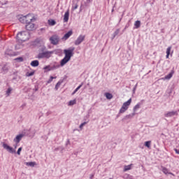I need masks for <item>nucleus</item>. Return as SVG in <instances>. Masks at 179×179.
<instances>
[{
    "instance_id": "ddd939ff",
    "label": "nucleus",
    "mask_w": 179,
    "mask_h": 179,
    "mask_svg": "<svg viewBox=\"0 0 179 179\" xmlns=\"http://www.w3.org/2000/svg\"><path fill=\"white\" fill-rule=\"evenodd\" d=\"M30 65H31V66L36 68V67L38 66V65H40V62H38V60H33L30 63Z\"/></svg>"
},
{
    "instance_id": "13d9d810",
    "label": "nucleus",
    "mask_w": 179,
    "mask_h": 179,
    "mask_svg": "<svg viewBox=\"0 0 179 179\" xmlns=\"http://www.w3.org/2000/svg\"><path fill=\"white\" fill-rule=\"evenodd\" d=\"M81 10H82V6L80 8V11L81 12Z\"/></svg>"
},
{
    "instance_id": "423d86ee",
    "label": "nucleus",
    "mask_w": 179,
    "mask_h": 179,
    "mask_svg": "<svg viewBox=\"0 0 179 179\" xmlns=\"http://www.w3.org/2000/svg\"><path fill=\"white\" fill-rule=\"evenodd\" d=\"M3 149H6V150H7V152H8L9 153H16V150L13 149V148L9 146L6 143H3Z\"/></svg>"
},
{
    "instance_id": "9b49d317",
    "label": "nucleus",
    "mask_w": 179,
    "mask_h": 179,
    "mask_svg": "<svg viewBox=\"0 0 179 179\" xmlns=\"http://www.w3.org/2000/svg\"><path fill=\"white\" fill-rule=\"evenodd\" d=\"M23 136H24V134H20L16 136V137L13 140L14 142L19 143L20 142V141H22V138H23Z\"/></svg>"
},
{
    "instance_id": "79ce46f5",
    "label": "nucleus",
    "mask_w": 179,
    "mask_h": 179,
    "mask_svg": "<svg viewBox=\"0 0 179 179\" xmlns=\"http://www.w3.org/2000/svg\"><path fill=\"white\" fill-rule=\"evenodd\" d=\"M78 3H74V6H73V7H72V10H76V9H78Z\"/></svg>"
},
{
    "instance_id": "6e6d98bb",
    "label": "nucleus",
    "mask_w": 179,
    "mask_h": 179,
    "mask_svg": "<svg viewBox=\"0 0 179 179\" xmlns=\"http://www.w3.org/2000/svg\"><path fill=\"white\" fill-rule=\"evenodd\" d=\"M14 148L16 149L17 148V144L14 145Z\"/></svg>"
},
{
    "instance_id": "cd10ccee",
    "label": "nucleus",
    "mask_w": 179,
    "mask_h": 179,
    "mask_svg": "<svg viewBox=\"0 0 179 179\" xmlns=\"http://www.w3.org/2000/svg\"><path fill=\"white\" fill-rule=\"evenodd\" d=\"M131 103H132V99H129L127 101L124 102L123 104L124 106L129 107V106H131Z\"/></svg>"
},
{
    "instance_id": "bf43d9fd",
    "label": "nucleus",
    "mask_w": 179,
    "mask_h": 179,
    "mask_svg": "<svg viewBox=\"0 0 179 179\" xmlns=\"http://www.w3.org/2000/svg\"><path fill=\"white\" fill-rule=\"evenodd\" d=\"M128 26H129V25H128V24H127V25L125 26V29H127V27H128Z\"/></svg>"
},
{
    "instance_id": "5701e85b",
    "label": "nucleus",
    "mask_w": 179,
    "mask_h": 179,
    "mask_svg": "<svg viewBox=\"0 0 179 179\" xmlns=\"http://www.w3.org/2000/svg\"><path fill=\"white\" fill-rule=\"evenodd\" d=\"M48 24L50 26H55L57 24V22L55 20H48Z\"/></svg>"
},
{
    "instance_id": "69168bd1",
    "label": "nucleus",
    "mask_w": 179,
    "mask_h": 179,
    "mask_svg": "<svg viewBox=\"0 0 179 179\" xmlns=\"http://www.w3.org/2000/svg\"><path fill=\"white\" fill-rule=\"evenodd\" d=\"M73 131H78V129H74Z\"/></svg>"
},
{
    "instance_id": "4c0bfd02",
    "label": "nucleus",
    "mask_w": 179,
    "mask_h": 179,
    "mask_svg": "<svg viewBox=\"0 0 179 179\" xmlns=\"http://www.w3.org/2000/svg\"><path fill=\"white\" fill-rule=\"evenodd\" d=\"M62 81H59L57 84H56V85H55V89L56 90H58V87H59L60 86H61V84L62 83Z\"/></svg>"
},
{
    "instance_id": "a878e982",
    "label": "nucleus",
    "mask_w": 179,
    "mask_h": 179,
    "mask_svg": "<svg viewBox=\"0 0 179 179\" xmlns=\"http://www.w3.org/2000/svg\"><path fill=\"white\" fill-rule=\"evenodd\" d=\"M142 103H137L133 108L134 110V112L135 113V111H136V110H139V108H141V106Z\"/></svg>"
},
{
    "instance_id": "393cba45",
    "label": "nucleus",
    "mask_w": 179,
    "mask_h": 179,
    "mask_svg": "<svg viewBox=\"0 0 179 179\" xmlns=\"http://www.w3.org/2000/svg\"><path fill=\"white\" fill-rule=\"evenodd\" d=\"M134 115H135V113L127 115L122 119V121H124V120H128V119H129V118H132V117H134Z\"/></svg>"
},
{
    "instance_id": "6ab92c4d",
    "label": "nucleus",
    "mask_w": 179,
    "mask_h": 179,
    "mask_svg": "<svg viewBox=\"0 0 179 179\" xmlns=\"http://www.w3.org/2000/svg\"><path fill=\"white\" fill-rule=\"evenodd\" d=\"M92 2H93V0H85L84 1V5L86 8H88V6H90Z\"/></svg>"
},
{
    "instance_id": "f704fd0d",
    "label": "nucleus",
    "mask_w": 179,
    "mask_h": 179,
    "mask_svg": "<svg viewBox=\"0 0 179 179\" xmlns=\"http://www.w3.org/2000/svg\"><path fill=\"white\" fill-rule=\"evenodd\" d=\"M131 166H132V164L124 166V168L123 171H128L131 170Z\"/></svg>"
},
{
    "instance_id": "72a5a7b5",
    "label": "nucleus",
    "mask_w": 179,
    "mask_h": 179,
    "mask_svg": "<svg viewBox=\"0 0 179 179\" xmlns=\"http://www.w3.org/2000/svg\"><path fill=\"white\" fill-rule=\"evenodd\" d=\"M12 93V88L9 87L6 92V94L7 96H10V94Z\"/></svg>"
},
{
    "instance_id": "603ef678",
    "label": "nucleus",
    "mask_w": 179,
    "mask_h": 179,
    "mask_svg": "<svg viewBox=\"0 0 179 179\" xmlns=\"http://www.w3.org/2000/svg\"><path fill=\"white\" fill-rule=\"evenodd\" d=\"M94 177V174H91L90 178L93 179Z\"/></svg>"
},
{
    "instance_id": "e2e57ef3",
    "label": "nucleus",
    "mask_w": 179,
    "mask_h": 179,
    "mask_svg": "<svg viewBox=\"0 0 179 179\" xmlns=\"http://www.w3.org/2000/svg\"><path fill=\"white\" fill-rule=\"evenodd\" d=\"M112 12H114V9L112 10Z\"/></svg>"
},
{
    "instance_id": "412c9836",
    "label": "nucleus",
    "mask_w": 179,
    "mask_h": 179,
    "mask_svg": "<svg viewBox=\"0 0 179 179\" xmlns=\"http://www.w3.org/2000/svg\"><path fill=\"white\" fill-rule=\"evenodd\" d=\"M171 52V46H169L167 49H166V58L169 59V57H170V52Z\"/></svg>"
},
{
    "instance_id": "3c124183",
    "label": "nucleus",
    "mask_w": 179,
    "mask_h": 179,
    "mask_svg": "<svg viewBox=\"0 0 179 179\" xmlns=\"http://www.w3.org/2000/svg\"><path fill=\"white\" fill-rule=\"evenodd\" d=\"M60 149H61V147H58L55 149V152H58V150H59Z\"/></svg>"
},
{
    "instance_id": "aec40b11",
    "label": "nucleus",
    "mask_w": 179,
    "mask_h": 179,
    "mask_svg": "<svg viewBox=\"0 0 179 179\" xmlns=\"http://www.w3.org/2000/svg\"><path fill=\"white\" fill-rule=\"evenodd\" d=\"M38 51H39V52H47V48L45 45H41L39 48Z\"/></svg>"
},
{
    "instance_id": "c03bdc74",
    "label": "nucleus",
    "mask_w": 179,
    "mask_h": 179,
    "mask_svg": "<svg viewBox=\"0 0 179 179\" xmlns=\"http://www.w3.org/2000/svg\"><path fill=\"white\" fill-rule=\"evenodd\" d=\"M22 147L18 148V150L17 151V155H18V156H20V152H22Z\"/></svg>"
},
{
    "instance_id": "c85d7f7f",
    "label": "nucleus",
    "mask_w": 179,
    "mask_h": 179,
    "mask_svg": "<svg viewBox=\"0 0 179 179\" xmlns=\"http://www.w3.org/2000/svg\"><path fill=\"white\" fill-rule=\"evenodd\" d=\"M120 34V29H116V31L113 34V39L115 38V36H118Z\"/></svg>"
},
{
    "instance_id": "f257e3e1",
    "label": "nucleus",
    "mask_w": 179,
    "mask_h": 179,
    "mask_svg": "<svg viewBox=\"0 0 179 179\" xmlns=\"http://www.w3.org/2000/svg\"><path fill=\"white\" fill-rule=\"evenodd\" d=\"M73 51H75V48L71 47L69 49H65L64 53L65 55L64 57L60 61L61 66H64L66 64H68L71 61V58L73 57Z\"/></svg>"
},
{
    "instance_id": "2eb2a0df",
    "label": "nucleus",
    "mask_w": 179,
    "mask_h": 179,
    "mask_svg": "<svg viewBox=\"0 0 179 179\" xmlns=\"http://www.w3.org/2000/svg\"><path fill=\"white\" fill-rule=\"evenodd\" d=\"M174 115H177V111L168 112L166 114V117H174Z\"/></svg>"
},
{
    "instance_id": "ea45409f",
    "label": "nucleus",
    "mask_w": 179,
    "mask_h": 179,
    "mask_svg": "<svg viewBox=\"0 0 179 179\" xmlns=\"http://www.w3.org/2000/svg\"><path fill=\"white\" fill-rule=\"evenodd\" d=\"M23 57H20L15 59V61H17V62H23Z\"/></svg>"
},
{
    "instance_id": "5fc2aeb1",
    "label": "nucleus",
    "mask_w": 179,
    "mask_h": 179,
    "mask_svg": "<svg viewBox=\"0 0 179 179\" xmlns=\"http://www.w3.org/2000/svg\"><path fill=\"white\" fill-rule=\"evenodd\" d=\"M122 107H124V108H126V109H127V110H128V106H124V103H123V105H122Z\"/></svg>"
},
{
    "instance_id": "09e8293b",
    "label": "nucleus",
    "mask_w": 179,
    "mask_h": 179,
    "mask_svg": "<svg viewBox=\"0 0 179 179\" xmlns=\"http://www.w3.org/2000/svg\"><path fill=\"white\" fill-rule=\"evenodd\" d=\"M89 121V116H85V117H84V121H85V122H86V121Z\"/></svg>"
},
{
    "instance_id": "39448f33",
    "label": "nucleus",
    "mask_w": 179,
    "mask_h": 179,
    "mask_svg": "<svg viewBox=\"0 0 179 179\" xmlns=\"http://www.w3.org/2000/svg\"><path fill=\"white\" fill-rule=\"evenodd\" d=\"M85 38H86V36L80 35L74 42L75 45H80V44H82V43L85 41Z\"/></svg>"
},
{
    "instance_id": "864d4df0",
    "label": "nucleus",
    "mask_w": 179,
    "mask_h": 179,
    "mask_svg": "<svg viewBox=\"0 0 179 179\" xmlns=\"http://www.w3.org/2000/svg\"><path fill=\"white\" fill-rule=\"evenodd\" d=\"M70 143H71V141H69V139H68L66 145H69Z\"/></svg>"
},
{
    "instance_id": "338daca9",
    "label": "nucleus",
    "mask_w": 179,
    "mask_h": 179,
    "mask_svg": "<svg viewBox=\"0 0 179 179\" xmlns=\"http://www.w3.org/2000/svg\"><path fill=\"white\" fill-rule=\"evenodd\" d=\"M109 179H111V178H109Z\"/></svg>"
},
{
    "instance_id": "c756f323",
    "label": "nucleus",
    "mask_w": 179,
    "mask_h": 179,
    "mask_svg": "<svg viewBox=\"0 0 179 179\" xmlns=\"http://www.w3.org/2000/svg\"><path fill=\"white\" fill-rule=\"evenodd\" d=\"M30 129H31V134L33 138L36 135L37 130L36 129H33V127H31Z\"/></svg>"
},
{
    "instance_id": "a18cd8bd",
    "label": "nucleus",
    "mask_w": 179,
    "mask_h": 179,
    "mask_svg": "<svg viewBox=\"0 0 179 179\" xmlns=\"http://www.w3.org/2000/svg\"><path fill=\"white\" fill-rule=\"evenodd\" d=\"M34 92H38V85H35L34 89H33Z\"/></svg>"
},
{
    "instance_id": "c9c22d12",
    "label": "nucleus",
    "mask_w": 179,
    "mask_h": 179,
    "mask_svg": "<svg viewBox=\"0 0 179 179\" xmlns=\"http://www.w3.org/2000/svg\"><path fill=\"white\" fill-rule=\"evenodd\" d=\"M74 104H76V99L71 100L69 102V106H74Z\"/></svg>"
},
{
    "instance_id": "f03ea898",
    "label": "nucleus",
    "mask_w": 179,
    "mask_h": 179,
    "mask_svg": "<svg viewBox=\"0 0 179 179\" xmlns=\"http://www.w3.org/2000/svg\"><path fill=\"white\" fill-rule=\"evenodd\" d=\"M26 37V34L24 32H20L17 34L16 38L18 44L15 45V50H20V48H23V45L22 43H24V41H27L28 38Z\"/></svg>"
},
{
    "instance_id": "2f4dec72",
    "label": "nucleus",
    "mask_w": 179,
    "mask_h": 179,
    "mask_svg": "<svg viewBox=\"0 0 179 179\" xmlns=\"http://www.w3.org/2000/svg\"><path fill=\"white\" fill-rule=\"evenodd\" d=\"M26 166H29L30 167H34V166H36V162H26Z\"/></svg>"
},
{
    "instance_id": "8fccbe9b",
    "label": "nucleus",
    "mask_w": 179,
    "mask_h": 179,
    "mask_svg": "<svg viewBox=\"0 0 179 179\" xmlns=\"http://www.w3.org/2000/svg\"><path fill=\"white\" fill-rule=\"evenodd\" d=\"M174 151L176 152V153L177 155H179V150H178V149L175 148V149H174Z\"/></svg>"
},
{
    "instance_id": "f3484780",
    "label": "nucleus",
    "mask_w": 179,
    "mask_h": 179,
    "mask_svg": "<svg viewBox=\"0 0 179 179\" xmlns=\"http://www.w3.org/2000/svg\"><path fill=\"white\" fill-rule=\"evenodd\" d=\"M173 75H174V70H171V71L165 76V79H171V78H173Z\"/></svg>"
},
{
    "instance_id": "dca6fc26",
    "label": "nucleus",
    "mask_w": 179,
    "mask_h": 179,
    "mask_svg": "<svg viewBox=\"0 0 179 179\" xmlns=\"http://www.w3.org/2000/svg\"><path fill=\"white\" fill-rule=\"evenodd\" d=\"M19 21L21 23H26L27 24V21H26V15H20V17H19Z\"/></svg>"
},
{
    "instance_id": "a19ab883",
    "label": "nucleus",
    "mask_w": 179,
    "mask_h": 179,
    "mask_svg": "<svg viewBox=\"0 0 179 179\" xmlns=\"http://www.w3.org/2000/svg\"><path fill=\"white\" fill-rule=\"evenodd\" d=\"M57 78V77H52V76H50V78L48 79V83H51L52 82V80L53 79H56Z\"/></svg>"
},
{
    "instance_id": "4be33fe9",
    "label": "nucleus",
    "mask_w": 179,
    "mask_h": 179,
    "mask_svg": "<svg viewBox=\"0 0 179 179\" xmlns=\"http://www.w3.org/2000/svg\"><path fill=\"white\" fill-rule=\"evenodd\" d=\"M139 27H141V21L137 20L134 23V29H139Z\"/></svg>"
},
{
    "instance_id": "6e6552de",
    "label": "nucleus",
    "mask_w": 179,
    "mask_h": 179,
    "mask_svg": "<svg viewBox=\"0 0 179 179\" xmlns=\"http://www.w3.org/2000/svg\"><path fill=\"white\" fill-rule=\"evenodd\" d=\"M34 24L32 22H28L25 26V29L28 30V31H33V30H34Z\"/></svg>"
},
{
    "instance_id": "f8f14e48",
    "label": "nucleus",
    "mask_w": 179,
    "mask_h": 179,
    "mask_svg": "<svg viewBox=\"0 0 179 179\" xmlns=\"http://www.w3.org/2000/svg\"><path fill=\"white\" fill-rule=\"evenodd\" d=\"M72 34H73V31H72V30H70L64 34L63 38H64V40H68V38H69V37H71Z\"/></svg>"
},
{
    "instance_id": "20e7f679",
    "label": "nucleus",
    "mask_w": 179,
    "mask_h": 179,
    "mask_svg": "<svg viewBox=\"0 0 179 179\" xmlns=\"http://www.w3.org/2000/svg\"><path fill=\"white\" fill-rule=\"evenodd\" d=\"M49 40L53 45H57L59 43V37L57 35L52 36Z\"/></svg>"
},
{
    "instance_id": "e433bc0d",
    "label": "nucleus",
    "mask_w": 179,
    "mask_h": 179,
    "mask_svg": "<svg viewBox=\"0 0 179 179\" xmlns=\"http://www.w3.org/2000/svg\"><path fill=\"white\" fill-rule=\"evenodd\" d=\"M127 110H128V109H127V108H124V106H122V108L120 110V113L122 114V113H125L127 111Z\"/></svg>"
},
{
    "instance_id": "49530a36",
    "label": "nucleus",
    "mask_w": 179,
    "mask_h": 179,
    "mask_svg": "<svg viewBox=\"0 0 179 179\" xmlns=\"http://www.w3.org/2000/svg\"><path fill=\"white\" fill-rule=\"evenodd\" d=\"M17 73H13V75H15V76L13 78V80H16V79H17V77H16Z\"/></svg>"
},
{
    "instance_id": "37998d69",
    "label": "nucleus",
    "mask_w": 179,
    "mask_h": 179,
    "mask_svg": "<svg viewBox=\"0 0 179 179\" xmlns=\"http://www.w3.org/2000/svg\"><path fill=\"white\" fill-rule=\"evenodd\" d=\"M83 86V83H82L74 91L76 92H78V90H79V89H80V87H82Z\"/></svg>"
},
{
    "instance_id": "0e129e2a",
    "label": "nucleus",
    "mask_w": 179,
    "mask_h": 179,
    "mask_svg": "<svg viewBox=\"0 0 179 179\" xmlns=\"http://www.w3.org/2000/svg\"><path fill=\"white\" fill-rule=\"evenodd\" d=\"M122 16H124V13L122 15Z\"/></svg>"
},
{
    "instance_id": "4468645a",
    "label": "nucleus",
    "mask_w": 179,
    "mask_h": 179,
    "mask_svg": "<svg viewBox=\"0 0 179 179\" xmlns=\"http://www.w3.org/2000/svg\"><path fill=\"white\" fill-rule=\"evenodd\" d=\"M69 20V10H68L64 15V22H66Z\"/></svg>"
},
{
    "instance_id": "774afa93",
    "label": "nucleus",
    "mask_w": 179,
    "mask_h": 179,
    "mask_svg": "<svg viewBox=\"0 0 179 179\" xmlns=\"http://www.w3.org/2000/svg\"><path fill=\"white\" fill-rule=\"evenodd\" d=\"M77 1H79V0H77Z\"/></svg>"
},
{
    "instance_id": "bb28decb",
    "label": "nucleus",
    "mask_w": 179,
    "mask_h": 179,
    "mask_svg": "<svg viewBox=\"0 0 179 179\" xmlns=\"http://www.w3.org/2000/svg\"><path fill=\"white\" fill-rule=\"evenodd\" d=\"M35 72V71H33L31 72H27L25 76H27V78H30V76H33V75H34Z\"/></svg>"
},
{
    "instance_id": "a211bd4d",
    "label": "nucleus",
    "mask_w": 179,
    "mask_h": 179,
    "mask_svg": "<svg viewBox=\"0 0 179 179\" xmlns=\"http://www.w3.org/2000/svg\"><path fill=\"white\" fill-rule=\"evenodd\" d=\"M162 172L164 174H171V176H174V174L171 172H169V169L166 167H162Z\"/></svg>"
},
{
    "instance_id": "58836bf2",
    "label": "nucleus",
    "mask_w": 179,
    "mask_h": 179,
    "mask_svg": "<svg viewBox=\"0 0 179 179\" xmlns=\"http://www.w3.org/2000/svg\"><path fill=\"white\" fill-rule=\"evenodd\" d=\"M87 122H89V120L81 123V124H80V129H82V128H83V127H85V125H86V124H87Z\"/></svg>"
},
{
    "instance_id": "b1692460",
    "label": "nucleus",
    "mask_w": 179,
    "mask_h": 179,
    "mask_svg": "<svg viewBox=\"0 0 179 179\" xmlns=\"http://www.w3.org/2000/svg\"><path fill=\"white\" fill-rule=\"evenodd\" d=\"M105 96H106V99H107L108 100H111V99L113 98V94H111V93H110V92H106V93L105 94Z\"/></svg>"
},
{
    "instance_id": "1a4fd4ad",
    "label": "nucleus",
    "mask_w": 179,
    "mask_h": 179,
    "mask_svg": "<svg viewBox=\"0 0 179 179\" xmlns=\"http://www.w3.org/2000/svg\"><path fill=\"white\" fill-rule=\"evenodd\" d=\"M61 64L55 62L54 64H50V69L51 71H55V69H58L59 68H60Z\"/></svg>"
},
{
    "instance_id": "680f3d73",
    "label": "nucleus",
    "mask_w": 179,
    "mask_h": 179,
    "mask_svg": "<svg viewBox=\"0 0 179 179\" xmlns=\"http://www.w3.org/2000/svg\"><path fill=\"white\" fill-rule=\"evenodd\" d=\"M24 106H26L25 104L22 105V107H24Z\"/></svg>"
},
{
    "instance_id": "de8ad7c7",
    "label": "nucleus",
    "mask_w": 179,
    "mask_h": 179,
    "mask_svg": "<svg viewBox=\"0 0 179 179\" xmlns=\"http://www.w3.org/2000/svg\"><path fill=\"white\" fill-rule=\"evenodd\" d=\"M136 87H138V84H136V85L133 88V93H135V90H136Z\"/></svg>"
},
{
    "instance_id": "7c9ffc66",
    "label": "nucleus",
    "mask_w": 179,
    "mask_h": 179,
    "mask_svg": "<svg viewBox=\"0 0 179 179\" xmlns=\"http://www.w3.org/2000/svg\"><path fill=\"white\" fill-rule=\"evenodd\" d=\"M152 143V141H145L144 145L148 148V149H150V144Z\"/></svg>"
},
{
    "instance_id": "0eeeda50",
    "label": "nucleus",
    "mask_w": 179,
    "mask_h": 179,
    "mask_svg": "<svg viewBox=\"0 0 179 179\" xmlns=\"http://www.w3.org/2000/svg\"><path fill=\"white\" fill-rule=\"evenodd\" d=\"M25 17L27 23H31V22H34V20H36V18H34L31 14H27L25 15Z\"/></svg>"
},
{
    "instance_id": "9d476101",
    "label": "nucleus",
    "mask_w": 179,
    "mask_h": 179,
    "mask_svg": "<svg viewBox=\"0 0 179 179\" xmlns=\"http://www.w3.org/2000/svg\"><path fill=\"white\" fill-rule=\"evenodd\" d=\"M31 129H24V131L22 132V134L24 136H29V138H33L31 136Z\"/></svg>"
},
{
    "instance_id": "052dcab7",
    "label": "nucleus",
    "mask_w": 179,
    "mask_h": 179,
    "mask_svg": "<svg viewBox=\"0 0 179 179\" xmlns=\"http://www.w3.org/2000/svg\"><path fill=\"white\" fill-rule=\"evenodd\" d=\"M121 20H122V17H121V18L120 19V22Z\"/></svg>"
},
{
    "instance_id": "4d7b16f0",
    "label": "nucleus",
    "mask_w": 179,
    "mask_h": 179,
    "mask_svg": "<svg viewBox=\"0 0 179 179\" xmlns=\"http://www.w3.org/2000/svg\"><path fill=\"white\" fill-rule=\"evenodd\" d=\"M75 93H76V92H75V90L72 92V96H73V94H75Z\"/></svg>"
},
{
    "instance_id": "7ed1b4c3",
    "label": "nucleus",
    "mask_w": 179,
    "mask_h": 179,
    "mask_svg": "<svg viewBox=\"0 0 179 179\" xmlns=\"http://www.w3.org/2000/svg\"><path fill=\"white\" fill-rule=\"evenodd\" d=\"M59 52H61V50H55L53 51L47 50L46 52H39L37 58H38V59H43V58L48 59V58H51V55H52V54H58Z\"/></svg>"
},
{
    "instance_id": "473e14b6",
    "label": "nucleus",
    "mask_w": 179,
    "mask_h": 179,
    "mask_svg": "<svg viewBox=\"0 0 179 179\" xmlns=\"http://www.w3.org/2000/svg\"><path fill=\"white\" fill-rule=\"evenodd\" d=\"M43 69L46 71V72H50V71H52L50 64L43 67Z\"/></svg>"
}]
</instances>
